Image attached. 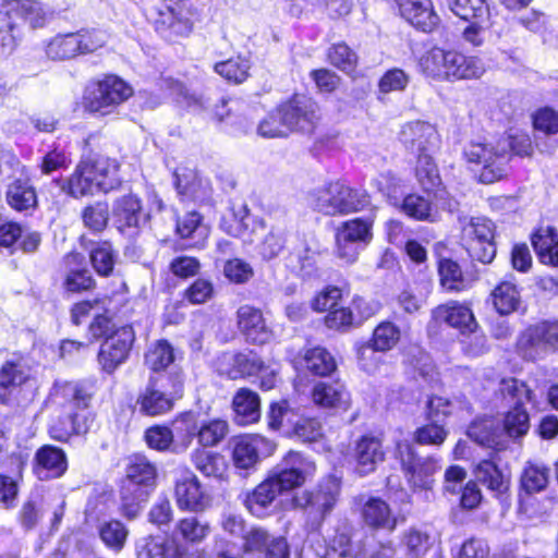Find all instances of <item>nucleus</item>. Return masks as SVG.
Returning <instances> with one entry per match:
<instances>
[{
  "label": "nucleus",
  "mask_w": 558,
  "mask_h": 558,
  "mask_svg": "<svg viewBox=\"0 0 558 558\" xmlns=\"http://www.w3.org/2000/svg\"><path fill=\"white\" fill-rule=\"evenodd\" d=\"M510 147L514 149L508 140L498 142L496 148L484 143L471 142L464 147L463 155L469 163L482 166L480 181L490 184L506 175Z\"/></svg>",
  "instance_id": "obj_9"
},
{
  "label": "nucleus",
  "mask_w": 558,
  "mask_h": 558,
  "mask_svg": "<svg viewBox=\"0 0 558 558\" xmlns=\"http://www.w3.org/2000/svg\"><path fill=\"white\" fill-rule=\"evenodd\" d=\"M499 393L511 407L505 414L504 435L510 438L524 436L530 428V416L524 405L531 401L532 390L515 378H504L499 383Z\"/></svg>",
  "instance_id": "obj_8"
},
{
  "label": "nucleus",
  "mask_w": 558,
  "mask_h": 558,
  "mask_svg": "<svg viewBox=\"0 0 558 558\" xmlns=\"http://www.w3.org/2000/svg\"><path fill=\"white\" fill-rule=\"evenodd\" d=\"M134 341L135 332L131 325L113 330L100 344L97 354L100 369L108 375L113 374L128 361Z\"/></svg>",
  "instance_id": "obj_13"
},
{
  "label": "nucleus",
  "mask_w": 558,
  "mask_h": 558,
  "mask_svg": "<svg viewBox=\"0 0 558 558\" xmlns=\"http://www.w3.org/2000/svg\"><path fill=\"white\" fill-rule=\"evenodd\" d=\"M229 433V424L222 418L206 420L202 416L198 444L202 447H214L220 444Z\"/></svg>",
  "instance_id": "obj_51"
},
{
  "label": "nucleus",
  "mask_w": 558,
  "mask_h": 558,
  "mask_svg": "<svg viewBox=\"0 0 558 558\" xmlns=\"http://www.w3.org/2000/svg\"><path fill=\"white\" fill-rule=\"evenodd\" d=\"M194 466L205 476L219 477L225 471L223 457L219 453L197 449L192 453Z\"/></svg>",
  "instance_id": "obj_57"
},
{
  "label": "nucleus",
  "mask_w": 558,
  "mask_h": 558,
  "mask_svg": "<svg viewBox=\"0 0 558 558\" xmlns=\"http://www.w3.org/2000/svg\"><path fill=\"white\" fill-rule=\"evenodd\" d=\"M340 493V480L330 475L324 480L316 490V510L325 517L336 505Z\"/></svg>",
  "instance_id": "obj_56"
},
{
  "label": "nucleus",
  "mask_w": 558,
  "mask_h": 558,
  "mask_svg": "<svg viewBox=\"0 0 558 558\" xmlns=\"http://www.w3.org/2000/svg\"><path fill=\"white\" fill-rule=\"evenodd\" d=\"M558 343V322H542L525 329L518 340L524 359L536 360Z\"/></svg>",
  "instance_id": "obj_16"
},
{
  "label": "nucleus",
  "mask_w": 558,
  "mask_h": 558,
  "mask_svg": "<svg viewBox=\"0 0 558 558\" xmlns=\"http://www.w3.org/2000/svg\"><path fill=\"white\" fill-rule=\"evenodd\" d=\"M532 244L543 263L558 266V240L554 228L538 230L532 235Z\"/></svg>",
  "instance_id": "obj_44"
},
{
  "label": "nucleus",
  "mask_w": 558,
  "mask_h": 558,
  "mask_svg": "<svg viewBox=\"0 0 558 558\" xmlns=\"http://www.w3.org/2000/svg\"><path fill=\"white\" fill-rule=\"evenodd\" d=\"M549 469L544 464L527 463L521 474V489L532 495L541 493L547 487Z\"/></svg>",
  "instance_id": "obj_50"
},
{
  "label": "nucleus",
  "mask_w": 558,
  "mask_h": 558,
  "mask_svg": "<svg viewBox=\"0 0 558 558\" xmlns=\"http://www.w3.org/2000/svg\"><path fill=\"white\" fill-rule=\"evenodd\" d=\"M5 201L17 213L29 214L38 206L37 193L28 179L16 178L5 189Z\"/></svg>",
  "instance_id": "obj_28"
},
{
  "label": "nucleus",
  "mask_w": 558,
  "mask_h": 558,
  "mask_svg": "<svg viewBox=\"0 0 558 558\" xmlns=\"http://www.w3.org/2000/svg\"><path fill=\"white\" fill-rule=\"evenodd\" d=\"M252 66L251 59L245 56L232 57L214 65L215 72L226 81L241 84L247 80Z\"/></svg>",
  "instance_id": "obj_45"
},
{
  "label": "nucleus",
  "mask_w": 558,
  "mask_h": 558,
  "mask_svg": "<svg viewBox=\"0 0 558 558\" xmlns=\"http://www.w3.org/2000/svg\"><path fill=\"white\" fill-rule=\"evenodd\" d=\"M247 215L248 210L244 205L241 206L238 210L233 208L230 209L221 218V230L234 238L242 236L248 228Z\"/></svg>",
  "instance_id": "obj_62"
},
{
  "label": "nucleus",
  "mask_w": 558,
  "mask_h": 558,
  "mask_svg": "<svg viewBox=\"0 0 558 558\" xmlns=\"http://www.w3.org/2000/svg\"><path fill=\"white\" fill-rule=\"evenodd\" d=\"M156 24L158 31L169 29L171 33L180 36H185L192 31L189 20L179 17V14L171 7H166L165 11H159V19Z\"/></svg>",
  "instance_id": "obj_60"
},
{
  "label": "nucleus",
  "mask_w": 558,
  "mask_h": 558,
  "mask_svg": "<svg viewBox=\"0 0 558 558\" xmlns=\"http://www.w3.org/2000/svg\"><path fill=\"white\" fill-rule=\"evenodd\" d=\"M373 219L354 218L342 222L336 230V254L347 264L356 262L360 252L373 239Z\"/></svg>",
  "instance_id": "obj_11"
},
{
  "label": "nucleus",
  "mask_w": 558,
  "mask_h": 558,
  "mask_svg": "<svg viewBox=\"0 0 558 558\" xmlns=\"http://www.w3.org/2000/svg\"><path fill=\"white\" fill-rule=\"evenodd\" d=\"M93 268L101 277L112 275L118 259V252L113 250L110 242L97 243L89 252Z\"/></svg>",
  "instance_id": "obj_49"
},
{
  "label": "nucleus",
  "mask_w": 558,
  "mask_h": 558,
  "mask_svg": "<svg viewBox=\"0 0 558 558\" xmlns=\"http://www.w3.org/2000/svg\"><path fill=\"white\" fill-rule=\"evenodd\" d=\"M66 276L64 288L69 292H82L90 290L95 286V280L90 271L85 267V258L80 253H70L64 257Z\"/></svg>",
  "instance_id": "obj_30"
},
{
  "label": "nucleus",
  "mask_w": 558,
  "mask_h": 558,
  "mask_svg": "<svg viewBox=\"0 0 558 558\" xmlns=\"http://www.w3.org/2000/svg\"><path fill=\"white\" fill-rule=\"evenodd\" d=\"M236 324L247 342L264 344L272 338V330L268 327L263 312L252 305L245 304L238 308Z\"/></svg>",
  "instance_id": "obj_24"
},
{
  "label": "nucleus",
  "mask_w": 558,
  "mask_h": 558,
  "mask_svg": "<svg viewBox=\"0 0 558 558\" xmlns=\"http://www.w3.org/2000/svg\"><path fill=\"white\" fill-rule=\"evenodd\" d=\"M401 545L409 558H422L432 546L430 535L422 530L410 527L403 533Z\"/></svg>",
  "instance_id": "obj_54"
},
{
  "label": "nucleus",
  "mask_w": 558,
  "mask_h": 558,
  "mask_svg": "<svg viewBox=\"0 0 558 558\" xmlns=\"http://www.w3.org/2000/svg\"><path fill=\"white\" fill-rule=\"evenodd\" d=\"M98 533L108 548L120 551L125 545L129 530L121 521L109 520L99 524Z\"/></svg>",
  "instance_id": "obj_52"
},
{
  "label": "nucleus",
  "mask_w": 558,
  "mask_h": 558,
  "mask_svg": "<svg viewBox=\"0 0 558 558\" xmlns=\"http://www.w3.org/2000/svg\"><path fill=\"white\" fill-rule=\"evenodd\" d=\"M46 54L52 60H68L80 54V41L74 33L57 35L46 45Z\"/></svg>",
  "instance_id": "obj_47"
},
{
  "label": "nucleus",
  "mask_w": 558,
  "mask_h": 558,
  "mask_svg": "<svg viewBox=\"0 0 558 558\" xmlns=\"http://www.w3.org/2000/svg\"><path fill=\"white\" fill-rule=\"evenodd\" d=\"M475 478L496 496L504 495L509 488V477L492 460L481 461L474 470Z\"/></svg>",
  "instance_id": "obj_40"
},
{
  "label": "nucleus",
  "mask_w": 558,
  "mask_h": 558,
  "mask_svg": "<svg viewBox=\"0 0 558 558\" xmlns=\"http://www.w3.org/2000/svg\"><path fill=\"white\" fill-rule=\"evenodd\" d=\"M52 398L62 410L49 427L50 437L65 442L73 435L87 433L92 422L88 411L92 399L89 387L78 381L58 383L53 387Z\"/></svg>",
  "instance_id": "obj_2"
},
{
  "label": "nucleus",
  "mask_w": 558,
  "mask_h": 558,
  "mask_svg": "<svg viewBox=\"0 0 558 558\" xmlns=\"http://www.w3.org/2000/svg\"><path fill=\"white\" fill-rule=\"evenodd\" d=\"M121 181L114 160L97 156L82 160L68 180V193L77 198L116 190Z\"/></svg>",
  "instance_id": "obj_4"
},
{
  "label": "nucleus",
  "mask_w": 558,
  "mask_h": 558,
  "mask_svg": "<svg viewBox=\"0 0 558 558\" xmlns=\"http://www.w3.org/2000/svg\"><path fill=\"white\" fill-rule=\"evenodd\" d=\"M494 223L483 217L471 218L462 227V239L468 244L469 255L483 264H489L496 256Z\"/></svg>",
  "instance_id": "obj_14"
},
{
  "label": "nucleus",
  "mask_w": 558,
  "mask_h": 558,
  "mask_svg": "<svg viewBox=\"0 0 558 558\" xmlns=\"http://www.w3.org/2000/svg\"><path fill=\"white\" fill-rule=\"evenodd\" d=\"M182 390L183 375L181 373L169 376L151 375L138 395L140 411L150 416L167 413L173 407V399L181 397Z\"/></svg>",
  "instance_id": "obj_7"
},
{
  "label": "nucleus",
  "mask_w": 558,
  "mask_h": 558,
  "mask_svg": "<svg viewBox=\"0 0 558 558\" xmlns=\"http://www.w3.org/2000/svg\"><path fill=\"white\" fill-rule=\"evenodd\" d=\"M174 496L178 508L184 511L199 512L209 504L197 476L191 471H184L177 477Z\"/></svg>",
  "instance_id": "obj_21"
},
{
  "label": "nucleus",
  "mask_w": 558,
  "mask_h": 558,
  "mask_svg": "<svg viewBox=\"0 0 558 558\" xmlns=\"http://www.w3.org/2000/svg\"><path fill=\"white\" fill-rule=\"evenodd\" d=\"M397 453L408 481L417 488L429 489L433 474L440 468L435 458L417 457L413 446L405 441L397 445Z\"/></svg>",
  "instance_id": "obj_15"
},
{
  "label": "nucleus",
  "mask_w": 558,
  "mask_h": 558,
  "mask_svg": "<svg viewBox=\"0 0 558 558\" xmlns=\"http://www.w3.org/2000/svg\"><path fill=\"white\" fill-rule=\"evenodd\" d=\"M132 95V87L116 75L88 86L84 95V107L87 111L106 116Z\"/></svg>",
  "instance_id": "obj_10"
},
{
  "label": "nucleus",
  "mask_w": 558,
  "mask_h": 558,
  "mask_svg": "<svg viewBox=\"0 0 558 558\" xmlns=\"http://www.w3.org/2000/svg\"><path fill=\"white\" fill-rule=\"evenodd\" d=\"M433 317L438 323L458 328L462 335L474 332L478 325L471 308L458 302H450L437 306L433 311Z\"/></svg>",
  "instance_id": "obj_27"
},
{
  "label": "nucleus",
  "mask_w": 558,
  "mask_h": 558,
  "mask_svg": "<svg viewBox=\"0 0 558 558\" xmlns=\"http://www.w3.org/2000/svg\"><path fill=\"white\" fill-rule=\"evenodd\" d=\"M33 470L40 481L59 478L68 470L66 454L56 446L45 445L35 453Z\"/></svg>",
  "instance_id": "obj_25"
},
{
  "label": "nucleus",
  "mask_w": 558,
  "mask_h": 558,
  "mask_svg": "<svg viewBox=\"0 0 558 558\" xmlns=\"http://www.w3.org/2000/svg\"><path fill=\"white\" fill-rule=\"evenodd\" d=\"M28 375L23 367L14 362H7L0 369V402L10 404L12 396Z\"/></svg>",
  "instance_id": "obj_41"
},
{
  "label": "nucleus",
  "mask_w": 558,
  "mask_h": 558,
  "mask_svg": "<svg viewBox=\"0 0 558 558\" xmlns=\"http://www.w3.org/2000/svg\"><path fill=\"white\" fill-rule=\"evenodd\" d=\"M452 13L464 21L489 17L486 0H447Z\"/></svg>",
  "instance_id": "obj_55"
},
{
  "label": "nucleus",
  "mask_w": 558,
  "mask_h": 558,
  "mask_svg": "<svg viewBox=\"0 0 558 558\" xmlns=\"http://www.w3.org/2000/svg\"><path fill=\"white\" fill-rule=\"evenodd\" d=\"M210 533V525L197 517H186L180 519L169 536L170 539H175L187 545L201 544Z\"/></svg>",
  "instance_id": "obj_37"
},
{
  "label": "nucleus",
  "mask_w": 558,
  "mask_h": 558,
  "mask_svg": "<svg viewBox=\"0 0 558 558\" xmlns=\"http://www.w3.org/2000/svg\"><path fill=\"white\" fill-rule=\"evenodd\" d=\"M157 470L145 456L135 454L130 459L126 477L121 487V511L129 520L142 511L156 484Z\"/></svg>",
  "instance_id": "obj_5"
},
{
  "label": "nucleus",
  "mask_w": 558,
  "mask_h": 558,
  "mask_svg": "<svg viewBox=\"0 0 558 558\" xmlns=\"http://www.w3.org/2000/svg\"><path fill=\"white\" fill-rule=\"evenodd\" d=\"M420 65L426 75L441 80L477 78L485 72L480 58L438 47L428 50L421 58Z\"/></svg>",
  "instance_id": "obj_6"
},
{
  "label": "nucleus",
  "mask_w": 558,
  "mask_h": 558,
  "mask_svg": "<svg viewBox=\"0 0 558 558\" xmlns=\"http://www.w3.org/2000/svg\"><path fill=\"white\" fill-rule=\"evenodd\" d=\"M399 140L407 150L417 156L434 151L439 142L435 126L424 121H413L402 125Z\"/></svg>",
  "instance_id": "obj_19"
},
{
  "label": "nucleus",
  "mask_w": 558,
  "mask_h": 558,
  "mask_svg": "<svg viewBox=\"0 0 558 558\" xmlns=\"http://www.w3.org/2000/svg\"><path fill=\"white\" fill-rule=\"evenodd\" d=\"M295 371L293 410L286 433L302 442L314 440V348L306 347L292 359Z\"/></svg>",
  "instance_id": "obj_1"
},
{
  "label": "nucleus",
  "mask_w": 558,
  "mask_h": 558,
  "mask_svg": "<svg viewBox=\"0 0 558 558\" xmlns=\"http://www.w3.org/2000/svg\"><path fill=\"white\" fill-rule=\"evenodd\" d=\"M277 487L278 492L294 489L305 481V462L299 452H289L267 477Z\"/></svg>",
  "instance_id": "obj_22"
},
{
  "label": "nucleus",
  "mask_w": 558,
  "mask_h": 558,
  "mask_svg": "<svg viewBox=\"0 0 558 558\" xmlns=\"http://www.w3.org/2000/svg\"><path fill=\"white\" fill-rule=\"evenodd\" d=\"M202 415L195 412H184L173 421L172 432L178 442L173 445L172 452L185 451L194 438L198 439Z\"/></svg>",
  "instance_id": "obj_38"
},
{
  "label": "nucleus",
  "mask_w": 558,
  "mask_h": 558,
  "mask_svg": "<svg viewBox=\"0 0 558 558\" xmlns=\"http://www.w3.org/2000/svg\"><path fill=\"white\" fill-rule=\"evenodd\" d=\"M438 275L441 287L447 291L460 292L469 287L460 265L450 258H441L438 262Z\"/></svg>",
  "instance_id": "obj_48"
},
{
  "label": "nucleus",
  "mask_w": 558,
  "mask_h": 558,
  "mask_svg": "<svg viewBox=\"0 0 558 558\" xmlns=\"http://www.w3.org/2000/svg\"><path fill=\"white\" fill-rule=\"evenodd\" d=\"M263 369H265V363L256 352H240L232 356L229 377L232 379L251 377L258 375Z\"/></svg>",
  "instance_id": "obj_46"
},
{
  "label": "nucleus",
  "mask_w": 558,
  "mask_h": 558,
  "mask_svg": "<svg viewBox=\"0 0 558 558\" xmlns=\"http://www.w3.org/2000/svg\"><path fill=\"white\" fill-rule=\"evenodd\" d=\"M348 405L349 395L341 383L338 380L316 381V411L326 409L330 415H333L338 411L347 410Z\"/></svg>",
  "instance_id": "obj_31"
},
{
  "label": "nucleus",
  "mask_w": 558,
  "mask_h": 558,
  "mask_svg": "<svg viewBox=\"0 0 558 558\" xmlns=\"http://www.w3.org/2000/svg\"><path fill=\"white\" fill-rule=\"evenodd\" d=\"M495 310L500 315H509L517 311L521 303V294L515 283L500 282L490 293Z\"/></svg>",
  "instance_id": "obj_42"
},
{
  "label": "nucleus",
  "mask_w": 558,
  "mask_h": 558,
  "mask_svg": "<svg viewBox=\"0 0 558 558\" xmlns=\"http://www.w3.org/2000/svg\"><path fill=\"white\" fill-rule=\"evenodd\" d=\"M175 231L182 239L190 241L191 246H204L208 235L209 227L204 223L199 213L192 210L175 218Z\"/></svg>",
  "instance_id": "obj_36"
},
{
  "label": "nucleus",
  "mask_w": 558,
  "mask_h": 558,
  "mask_svg": "<svg viewBox=\"0 0 558 558\" xmlns=\"http://www.w3.org/2000/svg\"><path fill=\"white\" fill-rule=\"evenodd\" d=\"M234 421L239 425H250L260 418V398L248 388H240L232 399Z\"/></svg>",
  "instance_id": "obj_32"
},
{
  "label": "nucleus",
  "mask_w": 558,
  "mask_h": 558,
  "mask_svg": "<svg viewBox=\"0 0 558 558\" xmlns=\"http://www.w3.org/2000/svg\"><path fill=\"white\" fill-rule=\"evenodd\" d=\"M136 558H189V548L169 536L146 535L134 543Z\"/></svg>",
  "instance_id": "obj_20"
},
{
  "label": "nucleus",
  "mask_w": 558,
  "mask_h": 558,
  "mask_svg": "<svg viewBox=\"0 0 558 558\" xmlns=\"http://www.w3.org/2000/svg\"><path fill=\"white\" fill-rule=\"evenodd\" d=\"M415 175L425 192H430L440 184L438 168L430 153L417 156Z\"/></svg>",
  "instance_id": "obj_53"
},
{
  "label": "nucleus",
  "mask_w": 558,
  "mask_h": 558,
  "mask_svg": "<svg viewBox=\"0 0 558 558\" xmlns=\"http://www.w3.org/2000/svg\"><path fill=\"white\" fill-rule=\"evenodd\" d=\"M355 457L356 471L361 476L375 471L376 465L385 458L380 439L374 436H363L355 446Z\"/></svg>",
  "instance_id": "obj_34"
},
{
  "label": "nucleus",
  "mask_w": 558,
  "mask_h": 558,
  "mask_svg": "<svg viewBox=\"0 0 558 558\" xmlns=\"http://www.w3.org/2000/svg\"><path fill=\"white\" fill-rule=\"evenodd\" d=\"M558 343V322H542L525 329L518 340L524 359L536 360Z\"/></svg>",
  "instance_id": "obj_17"
},
{
  "label": "nucleus",
  "mask_w": 558,
  "mask_h": 558,
  "mask_svg": "<svg viewBox=\"0 0 558 558\" xmlns=\"http://www.w3.org/2000/svg\"><path fill=\"white\" fill-rule=\"evenodd\" d=\"M313 106L312 98L300 94H295L290 100L278 106L281 119L288 120L289 134L293 131H313Z\"/></svg>",
  "instance_id": "obj_23"
},
{
  "label": "nucleus",
  "mask_w": 558,
  "mask_h": 558,
  "mask_svg": "<svg viewBox=\"0 0 558 558\" xmlns=\"http://www.w3.org/2000/svg\"><path fill=\"white\" fill-rule=\"evenodd\" d=\"M401 337L400 328L389 322H381L373 331L371 340L359 350L360 360L374 352H386L397 345Z\"/></svg>",
  "instance_id": "obj_35"
},
{
  "label": "nucleus",
  "mask_w": 558,
  "mask_h": 558,
  "mask_svg": "<svg viewBox=\"0 0 558 558\" xmlns=\"http://www.w3.org/2000/svg\"><path fill=\"white\" fill-rule=\"evenodd\" d=\"M364 523L374 530L393 531L397 526V518L392 514L389 505L378 497L368 498L362 507Z\"/></svg>",
  "instance_id": "obj_33"
},
{
  "label": "nucleus",
  "mask_w": 558,
  "mask_h": 558,
  "mask_svg": "<svg viewBox=\"0 0 558 558\" xmlns=\"http://www.w3.org/2000/svg\"><path fill=\"white\" fill-rule=\"evenodd\" d=\"M111 218L113 226L121 234L135 238L148 223L150 214L144 211L142 199L136 194L130 193L114 199Z\"/></svg>",
  "instance_id": "obj_12"
},
{
  "label": "nucleus",
  "mask_w": 558,
  "mask_h": 558,
  "mask_svg": "<svg viewBox=\"0 0 558 558\" xmlns=\"http://www.w3.org/2000/svg\"><path fill=\"white\" fill-rule=\"evenodd\" d=\"M175 360L174 349L168 340L153 342L144 356L145 365L154 373L167 369Z\"/></svg>",
  "instance_id": "obj_43"
},
{
  "label": "nucleus",
  "mask_w": 558,
  "mask_h": 558,
  "mask_svg": "<svg viewBox=\"0 0 558 558\" xmlns=\"http://www.w3.org/2000/svg\"><path fill=\"white\" fill-rule=\"evenodd\" d=\"M340 192L341 183H330L328 187L325 191H322L316 198V210L323 213L324 215L331 216L341 214Z\"/></svg>",
  "instance_id": "obj_64"
},
{
  "label": "nucleus",
  "mask_w": 558,
  "mask_h": 558,
  "mask_svg": "<svg viewBox=\"0 0 558 558\" xmlns=\"http://www.w3.org/2000/svg\"><path fill=\"white\" fill-rule=\"evenodd\" d=\"M47 12L38 0H2L0 4V54H11L22 36V27H43Z\"/></svg>",
  "instance_id": "obj_3"
},
{
  "label": "nucleus",
  "mask_w": 558,
  "mask_h": 558,
  "mask_svg": "<svg viewBox=\"0 0 558 558\" xmlns=\"http://www.w3.org/2000/svg\"><path fill=\"white\" fill-rule=\"evenodd\" d=\"M400 15L422 32H432L438 24V16L432 9L430 0H393Z\"/></svg>",
  "instance_id": "obj_26"
},
{
  "label": "nucleus",
  "mask_w": 558,
  "mask_h": 558,
  "mask_svg": "<svg viewBox=\"0 0 558 558\" xmlns=\"http://www.w3.org/2000/svg\"><path fill=\"white\" fill-rule=\"evenodd\" d=\"M279 495L277 487L266 478L246 495L244 505L254 517L262 519L275 511V502Z\"/></svg>",
  "instance_id": "obj_29"
},
{
  "label": "nucleus",
  "mask_w": 558,
  "mask_h": 558,
  "mask_svg": "<svg viewBox=\"0 0 558 558\" xmlns=\"http://www.w3.org/2000/svg\"><path fill=\"white\" fill-rule=\"evenodd\" d=\"M327 58L332 65L344 72L353 71L357 63L356 53L344 43L332 45L327 51Z\"/></svg>",
  "instance_id": "obj_63"
},
{
  "label": "nucleus",
  "mask_w": 558,
  "mask_h": 558,
  "mask_svg": "<svg viewBox=\"0 0 558 558\" xmlns=\"http://www.w3.org/2000/svg\"><path fill=\"white\" fill-rule=\"evenodd\" d=\"M82 219L86 228L94 232H101L109 220L108 204L96 202L86 206L82 211Z\"/></svg>",
  "instance_id": "obj_61"
},
{
  "label": "nucleus",
  "mask_w": 558,
  "mask_h": 558,
  "mask_svg": "<svg viewBox=\"0 0 558 558\" xmlns=\"http://www.w3.org/2000/svg\"><path fill=\"white\" fill-rule=\"evenodd\" d=\"M401 210L415 220H432L433 217L430 199L418 194L407 195L402 201Z\"/></svg>",
  "instance_id": "obj_58"
},
{
  "label": "nucleus",
  "mask_w": 558,
  "mask_h": 558,
  "mask_svg": "<svg viewBox=\"0 0 558 558\" xmlns=\"http://www.w3.org/2000/svg\"><path fill=\"white\" fill-rule=\"evenodd\" d=\"M288 120H282L278 107L269 112L258 124L257 134L265 138L287 137Z\"/></svg>",
  "instance_id": "obj_59"
},
{
  "label": "nucleus",
  "mask_w": 558,
  "mask_h": 558,
  "mask_svg": "<svg viewBox=\"0 0 558 558\" xmlns=\"http://www.w3.org/2000/svg\"><path fill=\"white\" fill-rule=\"evenodd\" d=\"M271 450V442L260 435L238 436L232 440L233 464L239 470H253L259 462L260 457L269 454Z\"/></svg>",
  "instance_id": "obj_18"
},
{
  "label": "nucleus",
  "mask_w": 558,
  "mask_h": 558,
  "mask_svg": "<svg viewBox=\"0 0 558 558\" xmlns=\"http://www.w3.org/2000/svg\"><path fill=\"white\" fill-rule=\"evenodd\" d=\"M468 436L481 446L502 450L506 448L504 432L493 420L475 421L469 426Z\"/></svg>",
  "instance_id": "obj_39"
}]
</instances>
